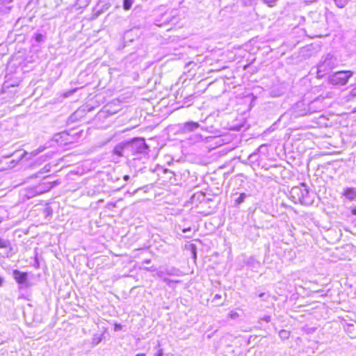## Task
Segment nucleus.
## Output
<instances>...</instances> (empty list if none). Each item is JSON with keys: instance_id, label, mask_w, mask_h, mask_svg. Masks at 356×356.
<instances>
[{"instance_id": "nucleus-1", "label": "nucleus", "mask_w": 356, "mask_h": 356, "mask_svg": "<svg viewBox=\"0 0 356 356\" xmlns=\"http://www.w3.org/2000/svg\"><path fill=\"white\" fill-rule=\"evenodd\" d=\"M289 196L295 204L300 203L303 205H310L314 202L313 194L309 192L305 184L293 186L289 192Z\"/></svg>"}, {"instance_id": "nucleus-2", "label": "nucleus", "mask_w": 356, "mask_h": 356, "mask_svg": "<svg viewBox=\"0 0 356 356\" xmlns=\"http://www.w3.org/2000/svg\"><path fill=\"white\" fill-rule=\"evenodd\" d=\"M338 64L337 58L331 54L322 56L317 65V76L323 77Z\"/></svg>"}, {"instance_id": "nucleus-3", "label": "nucleus", "mask_w": 356, "mask_h": 356, "mask_svg": "<svg viewBox=\"0 0 356 356\" xmlns=\"http://www.w3.org/2000/svg\"><path fill=\"white\" fill-rule=\"evenodd\" d=\"M353 76L351 71H339L329 76V83L333 86H344Z\"/></svg>"}, {"instance_id": "nucleus-4", "label": "nucleus", "mask_w": 356, "mask_h": 356, "mask_svg": "<svg viewBox=\"0 0 356 356\" xmlns=\"http://www.w3.org/2000/svg\"><path fill=\"white\" fill-rule=\"evenodd\" d=\"M307 101L301 100L292 106L289 110L291 116L296 118L307 115Z\"/></svg>"}, {"instance_id": "nucleus-5", "label": "nucleus", "mask_w": 356, "mask_h": 356, "mask_svg": "<svg viewBox=\"0 0 356 356\" xmlns=\"http://www.w3.org/2000/svg\"><path fill=\"white\" fill-rule=\"evenodd\" d=\"M128 149L130 152L145 154L148 152L149 147L145 143V141L143 138H137L133 140L131 143H128Z\"/></svg>"}, {"instance_id": "nucleus-6", "label": "nucleus", "mask_w": 356, "mask_h": 356, "mask_svg": "<svg viewBox=\"0 0 356 356\" xmlns=\"http://www.w3.org/2000/svg\"><path fill=\"white\" fill-rule=\"evenodd\" d=\"M323 100V98L318 97L313 101H307V115L322 111L324 108Z\"/></svg>"}, {"instance_id": "nucleus-7", "label": "nucleus", "mask_w": 356, "mask_h": 356, "mask_svg": "<svg viewBox=\"0 0 356 356\" xmlns=\"http://www.w3.org/2000/svg\"><path fill=\"white\" fill-rule=\"evenodd\" d=\"M199 127H200V124L198 122L189 121L179 125L178 131L179 134H189L196 131Z\"/></svg>"}, {"instance_id": "nucleus-8", "label": "nucleus", "mask_w": 356, "mask_h": 356, "mask_svg": "<svg viewBox=\"0 0 356 356\" xmlns=\"http://www.w3.org/2000/svg\"><path fill=\"white\" fill-rule=\"evenodd\" d=\"M180 275L181 271L179 269L175 267L161 268L156 271V275L159 277H165V275L179 276Z\"/></svg>"}, {"instance_id": "nucleus-9", "label": "nucleus", "mask_w": 356, "mask_h": 356, "mask_svg": "<svg viewBox=\"0 0 356 356\" xmlns=\"http://www.w3.org/2000/svg\"><path fill=\"white\" fill-rule=\"evenodd\" d=\"M26 154V152H17L13 156H15V159H11L8 161H6V167L4 169H11L17 165V164L23 159V157Z\"/></svg>"}, {"instance_id": "nucleus-10", "label": "nucleus", "mask_w": 356, "mask_h": 356, "mask_svg": "<svg viewBox=\"0 0 356 356\" xmlns=\"http://www.w3.org/2000/svg\"><path fill=\"white\" fill-rule=\"evenodd\" d=\"M13 277L15 281L21 285L28 286V274L26 273H22L18 270H13Z\"/></svg>"}, {"instance_id": "nucleus-11", "label": "nucleus", "mask_w": 356, "mask_h": 356, "mask_svg": "<svg viewBox=\"0 0 356 356\" xmlns=\"http://www.w3.org/2000/svg\"><path fill=\"white\" fill-rule=\"evenodd\" d=\"M127 145L128 143H120L114 147L113 153L119 156H124V153L126 151H129V149H128Z\"/></svg>"}, {"instance_id": "nucleus-12", "label": "nucleus", "mask_w": 356, "mask_h": 356, "mask_svg": "<svg viewBox=\"0 0 356 356\" xmlns=\"http://www.w3.org/2000/svg\"><path fill=\"white\" fill-rule=\"evenodd\" d=\"M343 195L349 200H353L356 198V188H346L344 189Z\"/></svg>"}, {"instance_id": "nucleus-13", "label": "nucleus", "mask_w": 356, "mask_h": 356, "mask_svg": "<svg viewBox=\"0 0 356 356\" xmlns=\"http://www.w3.org/2000/svg\"><path fill=\"white\" fill-rule=\"evenodd\" d=\"M13 0H0V12H8L11 8Z\"/></svg>"}, {"instance_id": "nucleus-14", "label": "nucleus", "mask_w": 356, "mask_h": 356, "mask_svg": "<svg viewBox=\"0 0 356 356\" xmlns=\"http://www.w3.org/2000/svg\"><path fill=\"white\" fill-rule=\"evenodd\" d=\"M188 143L193 145L203 141V136L200 134H192L188 138Z\"/></svg>"}, {"instance_id": "nucleus-15", "label": "nucleus", "mask_w": 356, "mask_h": 356, "mask_svg": "<svg viewBox=\"0 0 356 356\" xmlns=\"http://www.w3.org/2000/svg\"><path fill=\"white\" fill-rule=\"evenodd\" d=\"M103 339V334H95L92 339V345H98Z\"/></svg>"}, {"instance_id": "nucleus-16", "label": "nucleus", "mask_w": 356, "mask_h": 356, "mask_svg": "<svg viewBox=\"0 0 356 356\" xmlns=\"http://www.w3.org/2000/svg\"><path fill=\"white\" fill-rule=\"evenodd\" d=\"M347 332L351 338L356 337V330L353 325H348L347 327Z\"/></svg>"}, {"instance_id": "nucleus-17", "label": "nucleus", "mask_w": 356, "mask_h": 356, "mask_svg": "<svg viewBox=\"0 0 356 356\" xmlns=\"http://www.w3.org/2000/svg\"><path fill=\"white\" fill-rule=\"evenodd\" d=\"M246 197H247V195L245 193H241L239 197L235 200V205L238 206V205L241 204V203H243L245 201V199L246 198Z\"/></svg>"}, {"instance_id": "nucleus-18", "label": "nucleus", "mask_w": 356, "mask_h": 356, "mask_svg": "<svg viewBox=\"0 0 356 356\" xmlns=\"http://www.w3.org/2000/svg\"><path fill=\"white\" fill-rule=\"evenodd\" d=\"M335 5L339 8H343L350 0H332Z\"/></svg>"}, {"instance_id": "nucleus-19", "label": "nucleus", "mask_w": 356, "mask_h": 356, "mask_svg": "<svg viewBox=\"0 0 356 356\" xmlns=\"http://www.w3.org/2000/svg\"><path fill=\"white\" fill-rule=\"evenodd\" d=\"M90 1H91V0H77L76 5L79 8H85L89 5Z\"/></svg>"}, {"instance_id": "nucleus-20", "label": "nucleus", "mask_w": 356, "mask_h": 356, "mask_svg": "<svg viewBox=\"0 0 356 356\" xmlns=\"http://www.w3.org/2000/svg\"><path fill=\"white\" fill-rule=\"evenodd\" d=\"M133 3H134V0H124V1H123L124 9L126 10H129L131 8Z\"/></svg>"}, {"instance_id": "nucleus-21", "label": "nucleus", "mask_w": 356, "mask_h": 356, "mask_svg": "<svg viewBox=\"0 0 356 356\" xmlns=\"http://www.w3.org/2000/svg\"><path fill=\"white\" fill-rule=\"evenodd\" d=\"M279 336L282 339H286L289 337L290 333H289V332H288L285 330H282L279 332Z\"/></svg>"}, {"instance_id": "nucleus-22", "label": "nucleus", "mask_w": 356, "mask_h": 356, "mask_svg": "<svg viewBox=\"0 0 356 356\" xmlns=\"http://www.w3.org/2000/svg\"><path fill=\"white\" fill-rule=\"evenodd\" d=\"M10 246V242L8 240H3L0 238V248H6Z\"/></svg>"}, {"instance_id": "nucleus-23", "label": "nucleus", "mask_w": 356, "mask_h": 356, "mask_svg": "<svg viewBox=\"0 0 356 356\" xmlns=\"http://www.w3.org/2000/svg\"><path fill=\"white\" fill-rule=\"evenodd\" d=\"M269 7H274L278 0H262Z\"/></svg>"}, {"instance_id": "nucleus-24", "label": "nucleus", "mask_w": 356, "mask_h": 356, "mask_svg": "<svg viewBox=\"0 0 356 356\" xmlns=\"http://www.w3.org/2000/svg\"><path fill=\"white\" fill-rule=\"evenodd\" d=\"M258 154L255 152L251 154L249 157H248V159L251 161V162H254V161L257 160V157Z\"/></svg>"}, {"instance_id": "nucleus-25", "label": "nucleus", "mask_w": 356, "mask_h": 356, "mask_svg": "<svg viewBox=\"0 0 356 356\" xmlns=\"http://www.w3.org/2000/svg\"><path fill=\"white\" fill-rule=\"evenodd\" d=\"M160 278H161V279H162V280H163V282H165L166 284H168V285H169V286L170 285V284H171L172 282H173V281H172V280H171L168 279V277H160Z\"/></svg>"}, {"instance_id": "nucleus-26", "label": "nucleus", "mask_w": 356, "mask_h": 356, "mask_svg": "<svg viewBox=\"0 0 356 356\" xmlns=\"http://www.w3.org/2000/svg\"><path fill=\"white\" fill-rule=\"evenodd\" d=\"M116 207V203L115 202H108L106 204V208L108 209H112L113 208L115 207Z\"/></svg>"}, {"instance_id": "nucleus-27", "label": "nucleus", "mask_w": 356, "mask_h": 356, "mask_svg": "<svg viewBox=\"0 0 356 356\" xmlns=\"http://www.w3.org/2000/svg\"><path fill=\"white\" fill-rule=\"evenodd\" d=\"M35 40H36L37 42H40L42 41V40H43V35H42V34H41V33H37V34L35 35Z\"/></svg>"}, {"instance_id": "nucleus-28", "label": "nucleus", "mask_w": 356, "mask_h": 356, "mask_svg": "<svg viewBox=\"0 0 356 356\" xmlns=\"http://www.w3.org/2000/svg\"><path fill=\"white\" fill-rule=\"evenodd\" d=\"M157 348H158V350H157V353L155 354V356H163V349L160 348L159 343L158 344Z\"/></svg>"}, {"instance_id": "nucleus-29", "label": "nucleus", "mask_w": 356, "mask_h": 356, "mask_svg": "<svg viewBox=\"0 0 356 356\" xmlns=\"http://www.w3.org/2000/svg\"><path fill=\"white\" fill-rule=\"evenodd\" d=\"M258 296L263 298L264 300H267V298L269 297V296L266 295L264 292L259 293Z\"/></svg>"}, {"instance_id": "nucleus-30", "label": "nucleus", "mask_w": 356, "mask_h": 356, "mask_svg": "<svg viewBox=\"0 0 356 356\" xmlns=\"http://www.w3.org/2000/svg\"><path fill=\"white\" fill-rule=\"evenodd\" d=\"M238 316V314L236 312H231L229 313V317L232 318V319H235L236 318H237Z\"/></svg>"}, {"instance_id": "nucleus-31", "label": "nucleus", "mask_w": 356, "mask_h": 356, "mask_svg": "<svg viewBox=\"0 0 356 356\" xmlns=\"http://www.w3.org/2000/svg\"><path fill=\"white\" fill-rule=\"evenodd\" d=\"M122 328V326L121 324H118V323L115 324L114 330L115 332L121 330Z\"/></svg>"}, {"instance_id": "nucleus-32", "label": "nucleus", "mask_w": 356, "mask_h": 356, "mask_svg": "<svg viewBox=\"0 0 356 356\" xmlns=\"http://www.w3.org/2000/svg\"><path fill=\"white\" fill-rule=\"evenodd\" d=\"M263 321H266V323H269L271 321L270 316H264L262 318Z\"/></svg>"}, {"instance_id": "nucleus-33", "label": "nucleus", "mask_w": 356, "mask_h": 356, "mask_svg": "<svg viewBox=\"0 0 356 356\" xmlns=\"http://www.w3.org/2000/svg\"><path fill=\"white\" fill-rule=\"evenodd\" d=\"M170 22L172 24H175L177 23V18L175 17V15H173L172 16V18Z\"/></svg>"}, {"instance_id": "nucleus-34", "label": "nucleus", "mask_w": 356, "mask_h": 356, "mask_svg": "<svg viewBox=\"0 0 356 356\" xmlns=\"http://www.w3.org/2000/svg\"><path fill=\"white\" fill-rule=\"evenodd\" d=\"M330 16H333L332 13L326 11L325 13V17L327 19Z\"/></svg>"}, {"instance_id": "nucleus-35", "label": "nucleus", "mask_w": 356, "mask_h": 356, "mask_svg": "<svg viewBox=\"0 0 356 356\" xmlns=\"http://www.w3.org/2000/svg\"><path fill=\"white\" fill-rule=\"evenodd\" d=\"M146 270H148V271H154L155 270V268L152 266V267H150V268H145Z\"/></svg>"}, {"instance_id": "nucleus-36", "label": "nucleus", "mask_w": 356, "mask_h": 356, "mask_svg": "<svg viewBox=\"0 0 356 356\" xmlns=\"http://www.w3.org/2000/svg\"><path fill=\"white\" fill-rule=\"evenodd\" d=\"M254 0H247L245 2L246 4L251 5Z\"/></svg>"}, {"instance_id": "nucleus-37", "label": "nucleus", "mask_w": 356, "mask_h": 356, "mask_svg": "<svg viewBox=\"0 0 356 356\" xmlns=\"http://www.w3.org/2000/svg\"><path fill=\"white\" fill-rule=\"evenodd\" d=\"M129 178H130V177H129V175H124V176L123 177V179H124V181H128V180L129 179Z\"/></svg>"}, {"instance_id": "nucleus-38", "label": "nucleus", "mask_w": 356, "mask_h": 356, "mask_svg": "<svg viewBox=\"0 0 356 356\" xmlns=\"http://www.w3.org/2000/svg\"><path fill=\"white\" fill-rule=\"evenodd\" d=\"M44 211H45V213H47V215H49L50 209L49 208L45 209Z\"/></svg>"}, {"instance_id": "nucleus-39", "label": "nucleus", "mask_w": 356, "mask_h": 356, "mask_svg": "<svg viewBox=\"0 0 356 356\" xmlns=\"http://www.w3.org/2000/svg\"><path fill=\"white\" fill-rule=\"evenodd\" d=\"M3 278L0 276V286L3 285Z\"/></svg>"}, {"instance_id": "nucleus-40", "label": "nucleus", "mask_w": 356, "mask_h": 356, "mask_svg": "<svg viewBox=\"0 0 356 356\" xmlns=\"http://www.w3.org/2000/svg\"><path fill=\"white\" fill-rule=\"evenodd\" d=\"M318 0H306L307 2H309V3H313V2H316Z\"/></svg>"}, {"instance_id": "nucleus-41", "label": "nucleus", "mask_w": 356, "mask_h": 356, "mask_svg": "<svg viewBox=\"0 0 356 356\" xmlns=\"http://www.w3.org/2000/svg\"><path fill=\"white\" fill-rule=\"evenodd\" d=\"M151 262L150 259H146L143 261L145 264H149Z\"/></svg>"}, {"instance_id": "nucleus-42", "label": "nucleus", "mask_w": 356, "mask_h": 356, "mask_svg": "<svg viewBox=\"0 0 356 356\" xmlns=\"http://www.w3.org/2000/svg\"><path fill=\"white\" fill-rule=\"evenodd\" d=\"M220 297H221V296H220V295L216 294V295L214 296V299H219V298H220Z\"/></svg>"}, {"instance_id": "nucleus-43", "label": "nucleus", "mask_w": 356, "mask_h": 356, "mask_svg": "<svg viewBox=\"0 0 356 356\" xmlns=\"http://www.w3.org/2000/svg\"><path fill=\"white\" fill-rule=\"evenodd\" d=\"M190 230H191V228L184 229H183V232L186 233V232L190 231Z\"/></svg>"}, {"instance_id": "nucleus-44", "label": "nucleus", "mask_w": 356, "mask_h": 356, "mask_svg": "<svg viewBox=\"0 0 356 356\" xmlns=\"http://www.w3.org/2000/svg\"><path fill=\"white\" fill-rule=\"evenodd\" d=\"M136 356H146L144 353H138Z\"/></svg>"}, {"instance_id": "nucleus-45", "label": "nucleus", "mask_w": 356, "mask_h": 356, "mask_svg": "<svg viewBox=\"0 0 356 356\" xmlns=\"http://www.w3.org/2000/svg\"><path fill=\"white\" fill-rule=\"evenodd\" d=\"M353 214L356 215V208L353 211Z\"/></svg>"}, {"instance_id": "nucleus-46", "label": "nucleus", "mask_w": 356, "mask_h": 356, "mask_svg": "<svg viewBox=\"0 0 356 356\" xmlns=\"http://www.w3.org/2000/svg\"><path fill=\"white\" fill-rule=\"evenodd\" d=\"M10 156H5V157H4V159H5L6 160H7V159H10Z\"/></svg>"}, {"instance_id": "nucleus-47", "label": "nucleus", "mask_w": 356, "mask_h": 356, "mask_svg": "<svg viewBox=\"0 0 356 356\" xmlns=\"http://www.w3.org/2000/svg\"><path fill=\"white\" fill-rule=\"evenodd\" d=\"M320 15L319 14H318V13H313V15H314H314Z\"/></svg>"}]
</instances>
